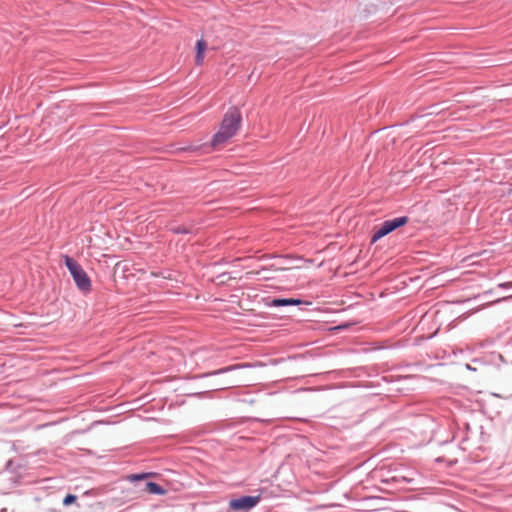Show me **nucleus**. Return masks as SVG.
<instances>
[{
  "instance_id": "obj_1",
  "label": "nucleus",
  "mask_w": 512,
  "mask_h": 512,
  "mask_svg": "<svg viewBox=\"0 0 512 512\" xmlns=\"http://www.w3.org/2000/svg\"><path fill=\"white\" fill-rule=\"evenodd\" d=\"M241 113L237 108H231L223 117L218 132L213 136L211 145L219 148L226 144L239 130L241 124Z\"/></svg>"
},
{
  "instance_id": "obj_2",
  "label": "nucleus",
  "mask_w": 512,
  "mask_h": 512,
  "mask_svg": "<svg viewBox=\"0 0 512 512\" xmlns=\"http://www.w3.org/2000/svg\"><path fill=\"white\" fill-rule=\"evenodd\" d=\"M64 262L77 288L84 294L89 293L92 290V282L82 266L68 255L64 256Z\"/></svg>"
},
{
  "instance_id": "obj_3",
  "label": "nucleus",
  "mask_w": 512,
  "mask_h": 512,
  "mask_svg": "<svg viewBox=\"0 0 512 512\" xmlns=\"http://www.w3.org/2000/svg\"><path fill=\"white\" fill-rule=\"evenodd\" d=\"M408 222V218L398 217L391 220H386L383 222L379 227L375 229V232L371 238V243L377 242L382 237L388 235L389 233L393 232L397 228L405 225Z\"/></svg>"
},
{
  "instance_id": "obj_4",
  "label": "nucleus",
  "mask_w": 512,
  "mask_h": 512,
  "mask_svg": "<svg viewBox=\"0 0 512 512\" xmlns=\"http://www.w3.org/2000/svg\"><path fill=\"white\" fill-rule=\"evenodd\" d=\"M259 502V497L243 496L238 499H233L229 502L231 509L235 511L249 510L253 508Z\"/></svg>"
},
{
  "instance_id": "obj_5",
  "label": "nucleus",
  "mask_w": 512,
  "mask_h": 512,
  "mask_svg": "<svg viewBox=\"0 0 512 512\" xmlns=\"http://www.w3.org/2000/svg\"><path fill=\"white\" fill-rule=\"evenodd\" d=\"M131 273V266L127 262H118L114 267V277L127 279Z\"/></svg>"
},
{
  "instance_id": "obj_6",
  "label": "nucleus",
  "mask_w": 512,
  "mask_h": 512,
  "mask_svg": "<svg viewBox=\"0 0 512 512\" xmlns=\"http://www.w3.org/2000/svg\"><path fill=\"white\" fill-rule=\"evenodd\" d=\"M206 48H207V43L205 40L200 39L197 41V43H196L197 53H196V57H195L196 65L201 66L203 64L204 53H205Z\"/></svg>"
},
{
  "instance_id": "obj_7",
  "label": "nucleus",
  "mask_w": 512,
  "mask_h": 512,
  "mask_svg": "<svg viewBox=\"0 0 512 512\" xmlns=\"http://www.w3.org/2000/svg\"><path fill=\"white\" fill-rule=\"evenodd\" d=\"M302 303L299 299H293V298H282V299H273L271 302L272 306H286V305H300Z\"/></svg>"
},
{
  "instance_id": "obj_8",
  "label": "nucleus",
  "mask_w": 512,
  "mask_h": 512,
  "mask_svg": "<svg viewBox=\"0 0 512 512\" xmlns=\"http://www.w3.org/2000/svg\"><path fill=\"white\" fill-rule=\"evenodd\" d=\"M146 491L151 494L164 495L166 490L155 482L146 483Z\"/></svg>"
},
{
  "instance_id": "obj_9",
  "label": "nucleus",
  "mask_w": 512,
  "mask_h": 512,
  "mask_svg": "<svg viewBox=\"0 0 512 512\" xmlns=\"http://www.w3.org/2000/svg\"><path fill=\"white\" fill-rule=\"evenodd\" d=\"M150 475H152V474L151 473L131 474V475L127 476V480H129L131 482L139 481V480L148 478Z\"/></svg>"
},
{
  "instance_id": "obj_10",
  "label": "nucleus",
  "mask_w": 512,
  "mask_h": 512,
  "mask_svg": "<svg viewBox=\"0 0 512 512\" xmlns=\"http://www.w3.org/2000/svg\"><path fill=\"white\" fill-rule=\"evenodd\" d=\"M76 499H77V498H76V496H75V495H73V494H68V495H66V496H65V498L63 499V504H64L65 506H68V505H70V504L74 503V502L76 501Z\"/></svg>"
},
{
  "instance_id": "obj_11",
  "label": "nucleus",
  "mask_w": 512,
  "mask_h": 512,
  "mask_svg": "<svg viewBox=\"0 0 512 512\" xmlns=\"http://www.w3.org/2000/svg\"><path fill=\"white\" fill-rule=\"evenodd\" d=\"M172 231L177 234L190 232V230L184 226H179V227L173 228Z\"/></svg>"
},
{
  "instance_id": "obj_12",
  "label": "nucleus",
  "mask_w": 512,
  "mask_h": 512,
  "mask_svg": "<svg viewBox=\"0 0 512 512\" xmlns=\"http://www.w3.org/2000/svg\"><path fill=\"white\" fill-rule=\"evenodd\" d=\"M234 367H227V368H224V369H220L216 372H213L212 374H218V373H223V372H226V371H229L231 369H233Z\"/></svg>"
}]
</instances>
